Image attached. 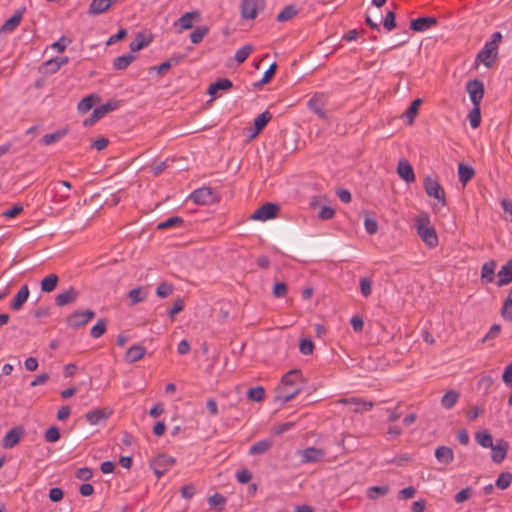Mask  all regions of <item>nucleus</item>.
I'll list each match as a JSON object with an SVG mask.
<instances>
[{"mask_svg": "<svg viewBox=\"0 0 512 512\" xmlns=\"http://www.w3.org/2000/svg\"><path fill=\"white\" fill-rule=\"evenodd\" d=\"M304 378L300 370L292 369L282 376L276 388L275 401L285 404L295 398L304 387Z\"/></svg>", "mask_w": 512, "mask_h": 512, "instance_id": "1", "label": "nucleus"}, {"mask_svg": "<svg viewBox=\"0 0 512 512\" xmlns=\"http://www.w3.org/2000/svg\"><path fill=\"white\" fill-rule=\"evenodd\" d=\"M502 40V34L494 32L487 40L483 48L476 55V63L483 64L486 68H491L498 57V47Z\"/></svg>", "mask_w": 512, "mask_h": 512, "instance_id": "2", "label": "nucleus"}, {"mask_svg": "<svg viewBox=\"0 0 512 512\" xmlns=\"http://www.w3.org/2000/svg\"><path fill=\"white\" fill-rule=\"evenodd\" d=\"M415 228L425 245L434 248L438 245V236L436 230L431 224L430 217L427 213H421L415 217Z\"/></svg>", "mask_w": 512, "mask_h": 512, "instance_id": "3", "label": "nucleus"}, {"mask_svg": "<svg viewBox=\"0 0 512 512\" xmlns=\"http://www.w3.org/2000/svg\"><path fill=\"white\" fill-rule=\"evenodd\" d=\"M265 0H242L239 6L241 19L253 21L265 9Z\"/></svg>", "mask_w": 512, "mask_h": 512, "instance_id": "4", "label": "nucleus"}, {"mask_svg": "<svg viewBox=\"0 0 512 512\" xmlns=\"http://www.w3.org/2000/svg\"><path fill=\"white\" fill-rule=\"evenodd\" d=\"M424 188L426 194L437 200L440 207L446 206L445 191L440 183L431 176H426L424 179Z\"/></svg>", "mask_w": 512, "mask_h": 512, "instance_id": "5", "label": "nucleus"}, {"mask_svg": "<svg viewBox=\"0 0 512 512\" xmlns=\"http://www.w3.org/2000/svg\"><path fill=\"white\" fill-rule=\"evenodd\" d=\"M95 316L91 309L76 310L67 317V325L71 328H79L87 324Z\"/></svg>", "mask_w": 512, "mask_h": 512, "instance_id": "6", "label": "nucleus"}, {"mask_svg": "<svg viewBox=\"0 0 512 512\" xmlns=\"http://www.w3.org/2000/svg\"><path fill=\"white\" fill-rule=\"evenodd\" d=\"M119 102L116 100H110L105 104H102L96 107L89 118L84 121V125H92L102 117H104L107 113L114 111L118 108Z\"/></svg>", "mask_w": 512, "mask_h": 512, "instance_id": "7", "label": "nucleus"}, {"mask_svg": "<svg viewBox=\"0 0 512 512\" xmlns=\"http://www.w3.org/2000/svg\"><path fill=\"white\" fill-rule=\"evenodd\" d=\"M466 90L469 94V98L473 106H480L481 100L484 95L483 83L477 79L468 81L466 84Z\"/></svg>", "mask_w": 512, "mask_h": 512, "instance_id": "8", "label": "nucleus"}, {"mask_svg": "<svg viewBox=\"0 0 512 512\" xmlns=\"http://www.w3.org/2000/svg\"><path fill=\"white\" fill-rule=\"evenodd\" d=\"M279 208L274 203H266L259 207L252 215V220L267 221L276 217Z\"/></svg>", "mask_w": 512, "mask_h": 512, "instance_id": "9", "label": "nucleus"}, {"mask_svg": "<svg viewBox=\"0 0 512 512\" xmlns=\"http://www.w3.org/2000/svg\"><path fill=\"white\" fill-rule=\"evenodd\" d=\"M111 414L112 410L109 408H98L87 412L85 418L90 425L96 426L105 423Z\"/></svg>", "mask_w": 512, "mask_h": 512, "instance_id": "10", "label": "nucleus"}, {"mask_svg": "<svg viewBox=\"0 0 512 512\" xmlns=\"http://www.w3.org/2000/svg\"><path fill=\"white\" fill-rule=\"evenodd\" d=\"M80 295V292L74 287H69L68 289L58 293L55 297V304L58 307H63L65 305L71 304L75 302Z\"/></svg>", "mask_w": 512, "mask_h": 512, "instance_id": "11", "label": "nucleus"}, {"mask_svg": "<svg viewBox=\"0 0 512 512\" xmlns=\"http://www.w3.org/2000/svg\"><path fill=\"white\" fill-rule=\"evenodd\" d=\"M339 403L349 406V409L356 413L369 411L373 407L371 402H366L356 397L341 399L339 400Z\"/></svg>", "mask_w": 512, "mask_h": 512, "instance_id": "12", "label": "nucleus"}, {"mask_svg": "<svg viewBox=\"0 0 512 512\" xmlns=\"http://www.w3.org/2000/svg\"><path fill=\"white\" fill-rule=\"evenodd\" d=\"M200 19L201 15L198 11L186 12L174 23V26L179 25V33H181L183 30L192 28L194 22H198Z\"/></svg>", "mask_w": 512, "mask_h": 512, "instance_id": "13", "label": "nucleus"}, {"mask_svg": "<svg viewBox=\"0 0 512 512\" xmlns=\"http://www.w3.org/2000/svg\"><path fill=\"white\" fill-rule=\"evenodd\" d=\"M190 199L196 204L207 205L212 201L213 193L210 188H198L190 194Z\"/></svg>", "mask_w": 512, "mask_h": 512, "instance_id": "14", "label": "nucleus"}, {"mask_svg": "<svg viewBox=\"0 0 512 512\" xmlns=\"http://www.w3.org/2000/svg\"><path fill=\"white\" fill-rule=\"evenodd\" d=\"M232 86L233 84L231 80L228 78H220L209 85L207 93L211 96V100H213L219 96V91H228Z\"/></svg>", "mask_w": 512, "mask_h": 512, "instance_id": "15", "label": "nucleus"}, {"mask_svg": "<svg viewBox=\"0 0 512 512\" xmlns=\"http://www.w3.org/2000/svg\"><path fill=\"white\" fill-rule=\"evenodd\" d=\"M23 15L24 9H18L17 11H15L13 16L3 23L0 29V33L7 34L13 32L20 25Z\"/></svg>", "mask_w": 512, "mask_h": 512, "instance_id": "16", "label": "nucleus"}, {"mask_svg": "<svg viewBox=\"0 0 512 512\" xmlns=\"http://www.w3.org/2000/svg\"><path fill=\"white\" fill-rule=\"evenodd\" d=\"M301 463H315L323 459L325 453L321 449L308 447L300 452Z\"/></svg>", "mask_w": 512, "mask_h": 512, "instance_id": "17", "label": "nucleus"}, {"mask_svg": "<svg viewBox=\"0 0 512 512\" xmlns=\"http://www.w3.org/2000/svg\"><path fill=\"white\" fill-rule=\"evenodd\" d=\"M399 177L407 183L415 181V174L412 165L407 160H401L397 166Z\"/></svg>", "mask_w": 512, "mask_h": 512, "instance_id": "18", "label": "nucleus"}, {"mask_svg": "<svg viewBox=\"0 0 512 512\" xmlns=\"http://www.w3.org/2000/svg\"><path fill=\"white\" fill-rule=\"evenodd\" d=\"M437 24L435 17H420L413 19L410 23V28L417 32H423Z\"/></svg>", "mask_w": 512, "mask_h": 512, "instance_id": "19", "label": "nucleus"}, {"mask_svg": "<svg viewBox=\"0 0 512 512\" xmlns=\"http://www.w3.org/2000/svg\"><path fill=\"white\" fill-rule=\"evenodd\" d=\"M118 0H92L89 6L88 13L90 15H100L106 12L113 3Z\"/></svg>", "mask_w": 512, "mask_h": 512, "instance_id": "20", "label": "nucleus"}, {"mask_svg": "<svg viewBox=\"0 0 512 512\" xmlns=\"http://www.w3.org/2000/svg\"><path fill=\"white\" fill-rule=\"evenodd\" d=\"M23 434L22 428L14 427L9 430L3 438L2 445L4 448H13L19 441Z\"/></svg>", "mask_w": 512, "mask_h": 512, "instance_id": "21", "label": "nucleus"}, {"mask_svg": "<svg viewBox=\"0 0 512 512\" xmlns=\"http://www.w3.org/2000/svg\"><path fill=\"white\" fill-rule=\"evenodd\" d=\"M146 354V348L142 345H134L130 347L124 356V360L127 363H134L143 358Z\"/></svg>", "mask_w": 512, "mask_h": 512, "instance_id": "22", "label": "nucleus"}, {"mask_svg": "<svg viewBox=\"0 0 512 512\" xmlns=\"http://www.w3.org/2000/svg\"><path fill=\"white\" fill-rule=\"evenodd\" d=\"M272 114L269 111H264L259 114L254 120V130L251 132L250 137H256L259 132L267 125L271 120Z\"/></svg>", "mask_w": 512, "mask_h": 512, "instance_id": "23", "label": "nucleus"}, {"mask_svg": "<svg viewBox=\"0 0 512 512\" xmlns=\"http://www.w3.org/2000/svg\"><path fill=\"white\" fill-rule=\"evenodd\" d=\"M29 297V288L27 285H24L17 292L13 300L11 301L10 307L12 310H19L23 304L28 300Z\"/></svg>", "mask_w": 512, "mask_h": 512, "instance_id": "24", "label": "nucleus"}, {"mask_svg": "<svg viewBox=\"0 0 512 512\" xmlns=\"http://www.w3.org/2000/svg\"><path fill=\"white\" fill-rule=\"evenodd\" d=\"M435 457L440 463L450 464L454 460V453L453 450L447 446H439L435 450Z\"/></svg>", "mask_w": 512, "mask_h": 512, "instance_id": "25", "label": "nucleus"}, {"mask_svg": "<svg viewBox=\"0 0 512 512\" xmlns=\"http://www.w3.org/2000/svg\"><path fill=\"white\" fill-rule=\"evenodd\" d=\"M496 262L494 260L487 261L481 268V280L485 283H491L495 277Z\"/></svg>", "mask_w": 512, "mask_h": 512, "instance_id": "26", "label": "nucleus"}, {"mask_svg": "<svg viewBox=\"0 0 512 512\" xmlns=\"http://www.w3.org/2000/svg\"><path fill=\"white\" fill-rule=\"evenodd\" d=\"M512 281V259L509 260L498 272V286H503Z\"/></svg>", "mask_w": 512, "mask_h": 512, "instance_id": "27", "label": "nucleus"}, {"mask_svg": "<svg viewBox=\"0 0 512 512\" xmlns=\"http://www.w3.org/2000/svg\"><path fill=\"white\" fill-rule=\"evenodd\" d=\"M323 96L322 95H314L309 101H308V107L311 111H313L315 114H317L321 118H326V112L323 108Z\"/></svg>", "mask_w": 512, "mask_h": 512, "instance_id": "28", "label": "nucleus"}, {"mask_svg": "<svg viewBox=\"0 0 512 512\" xmlns=\"http://www.w3.org/2000/svg\"><path fill=\"white\" fill-rule=\"evenodd\" d=\"M67 133H68V129H66V128L58 129L53 133L45 134L42 137L41 142L43 145L49 146L53 143L60 141L62 138H64L67 135Z\"/></svg>", "mask_w": 512, "mask_h": 512, "instance_id": "29", "label": "nucleus"}, {"mask_svg": "<svg viewBox=\"0 0 512 512\" xmlns=\"http://www.w3.org/2000/svg\"><path fill=\"white\" fill-rule=\"evenodd\" d=\"M272 447V441L270 439H263L254 443L249 448L250 455H261L266 453Z\"/></svg>", "mask_w": 512, "mask_h": 512, "instance_id": "30", "label": "nucleus"}, {"mask_svg": "<svg viewBox=\"0 0 512 512\" xmlns=\"http://www.w3.org/2000/svg\"><path fill=\"white\" fill-rule=\"evenodd\" d=\"M99 97L96 94H90L84 97L77 105V110L81 114L87 113L92 109L95 101H97Z\"/></svg>", "mask_w": 512, "mask_h": 512, "instance_id": "31", "label": "nucleus"}, {"mask_svg": "<svg viewBox=\"0 0 512 512\" xmlns=\"http://www.w3.org/2000/svg\"><path fill=\"white\" fill-rule=\"evenodd\" d=\"M475 440L483 448H491L494 445L492 435L488 430H480L476 432Z\"/></svg>", "mask_w": 512, "mask_h": 512, "instance_id": "32", "label": "nucleus"}, {"mask_svg": "<svg viewBox=\"0 0 512 512\" xmlns=\"http://www.w3.org/2000/svg\"><path fill=\"white\" fill-rule=\"evenodd\" d=\"M135 59L132 53L123 54L113 61V68L116 70H124L126 69L132 61Z\"/></svg>", "mask_w": 512, "mask_h": 512, "instance_id": "33", "label": "nucleus"}, {"mask_svg": "<svg viewBox=\"0 0 512 512\" xmlns=\"http://www.w3.org/2000/svg\"><path fill=\"white\" fill-rule=\"evenodd\" d=\"M491 458L495 463L502 462L507 454V446L500 443L493 445L491 448Z\"/></svg>", "mask_w": 512, "mask_h": 512, "instance_id": "34", "label": "nucleus"}, {"mask_svg": "<svg viewBox=\"0 0 512 512\" xmlns=\"http://www.w3.org/2000/svg\"><path fill=\"white\" fill-rule=\"evenodd\" d=\"M459 396V393L454 390L446 392L441 398L442 407L445 409L453 408L454 405L457 403Z\"/></svg>", "mask_w": 512, "mask_h": 512, "instance_id": "35", "label": "nucleus"}, {"mask_svg": "<svg viewBox=\"0 0 512 512\" xmlns=\"http://www.w3.org/2000/svg\"><path fill=\"white\" fill-rule=\"evenodd\" d=\"M152 462L167 472L175 464L176 460L171 456L161 454L155 457Z\"/></svg>", "mask_w": 512, "mask_h": 512, "instance_id": "36", "label": "nucleus"}, {"mask_svg": "<svg viewBox=\"0 0 512 512\" xmlns=\"http://www.w3.org/2000/svg\"><path fill=\"white\" fill-rule=\"evenodd\" d=\"M59 278L56 274H50L41 281V290L43 292H52L57 287Z\"/></svg>", "mask_w": 512, "mask_h": 512, "instance_id": "37", "label": "nucleus"}, {"mask_svg": "<svg viewBox=\"0 0 512 512\" xmlns=\"http://www.w3.org/2000/svg\"><path fill=\"white\" fill-rule=\"evenodd\" d=\"M68 63V57H60L47 60L44 66L48 68V72L56 73L62 66Z\"/></svg>", "mask_w": 512, "mask_h": 512, "instance_id": "38", "label": "nucleus"}, {"mask_svg": "<svg viewBox=\"0 0 512 512\" xmlns=\"http://www.w3.org/2000/svg\"><path fill=\"white\" fill-rule=\"evenodd\" d=\"M474 175L472 167L460 163L458 166V176L460 182L465 185Z\"/></svg>", "mask_w": 512, "mask_h": 512, "instance_id": "39", "label": "nucleus"}, {"mask_svg": "<svg viewBox=\"0 0 512 512\" xmlns=\"http://www.w3.org/2000/svg\"><path fill=\"white\" fill-rule=\"evenodd\" d=\"M389 492V487L387 485L382 486H371L367 488L366 495L369 499L375 500L378 496H385Z\"/></svg>", "mask_w": 512, "mask_h": 512, "instance_id": "40", "label": "nucleus"}, {"mask_svg": "<svg viewBox=\"0 0 512 512\" xmlns=\"http://www.w3.org/2000/svg\"><path fill=\"white\" fill-rule=\"evenodd\" d=\"M494 384V378L490 375H483L477 382V388L483 394H488Z\"/></svg>", "mask_w": 512, "mask_h": 512, "instance_id": "41", "label": "nucleus"}, {"mask_svg": "<svg viewBox=\"0 0 512 512\" xmlns=\"http://www.w3.org/2000/svg\"><path fill=\"white\" fill-rule=\"evenodd\" d=\"M265 390L262 386H256L248 389L247 398L251 401L260 402L264 399Z\"/></svg>", "mask_w": 512, "mask_h": 512, "instance_id": "42", "label": "nucleus"}, {"mask_svg": "<svg viewBox=\"0 0 512 512\" xmlns=\"http://www.w3.org/2000/svg\"><path fill=\"white\" fill-rule=\"evenodd\" d=\"M501 314L505 320L512 321V288L503 304Z\"/></svg>", "mask_w": 512, "mask_h": 512, "instance_id": "43", "label": "nucleus"}, {"mask_svg": "<svg viewBox=\"0 0 512 512\" xmlns=\"http://www.w3.org/2000/svg\"><path fill=\"white\" fill-rule=\"evenodd\" d=\"M209 29L207 26H199L190 33V41L193 44L200 43L208 33Z\"/></svg>", "mask_w": 512, "mask_h": 512, "instance_id": "44", "label": "nucleus"}, {"mask_svg": "<svg viewBox=\"0 0 512 512\" xmlns=\"http://www.w3.org/2000/svg\"><path fill=\"white\" fill-rule=\"evenodd\" d=\"M512 482V474L509 472H503L499 474V476L496 479L495 485L497 488L501 490H505L510 486Z\"/></svg>", "mask_w": 512, "mask_h": 512, "instance_id": "45", "label": "nucleus"}, {"mask_svg": "<svg viewBox=\"0 0 512 512\" xmlns=\"http://www.w3.org/2000/svg\"><path fill=\"white\" fill-rule=\"evenodd\" d=\"M128 297L130 299L131 305H135L142 302L146 298V292L141 287H137L129 292Z\"/></svg>", "mask_w": 512, "mask_h": 512, "instance_id": "46", "label": "nucleus"}, {"mask_svg": "<svg viewBox=\"0 0 512 512\" xmlns=\"http://www.w3.org/2000/svg\"><path fill=\"white\" fill-rule=\"evenodd\" d=\"M297 14V9L293 5L286 6L278 15L277 21L285 22L292 19Z\"/></svg>", "mask_w": 512, "mask_h": 512, "instance_id": "47", "label": "nucleus"}, {"mask_svg": "<svg viewBox=\"0 0 512 512\" xmlns=\"http://www.w3.org/2000/svg\"><path fill=\"white\" fill-rule=\"evenodd\" d=\"M469 123L472 128H477L481 122L480 106H473L468 115Z\"/></svg>", "mask_w": 512, "mask_h": 512, "instance_id": "48", "label": "nucleus"}, {"mask_svg": "<svg viewBox=\"0 0 512 512\" xmlns=\"http://www.w3.org/2000/svg\"><path fill=\"white\" fill-rule=\"evenodd\" d=\"M252 51H253V46L250 44L240 47L235 53V60L239 64L243 63L249 57V55Z\"/></svg>", "mask_w": 512, "mask_h": 512, "instance_id": "49", "label": "nucleus"}, {"mask_svg": "<svg viewBox=\"0 0 512 512\" xmlns=\"http://www.w3.org/2000/svg\"><path fill=\"white\" fill-rule=\"evenodd\" d=\"M421 103V99H415L412 101L411 105L405 112V117L407 119L408 124H412L418 112L419 105Z\"/></svg>", "mask_w": 512, "mask_h": 512, "instance_id": "50", "label": "nucleus"}, {"mask_svg": "<svg viewBox=\"0 0 512 512\" xmlns=\"http://www.w3.org/2000/svg\"><path fill=\"white\" fill-rule=\"evenodd\" d=\"M106 331L105 320L99 319L91 328L90 335L92 338H100Z\"/></svg>", "mask_w": 512, "mask_h": 512, "instance_id": "51", "label": "nucleus"}, {"mask_svg": "<svg viewBox=\"0 0 512 512\" xmlns=\"http://www.w3.org/2000/svg\"><path fill=\"white\" fill-rule=\"evenodd\" d=\"M361 295L365 298L372 293V280L368 277H362L359 281Z\"/></svg>", "mask_w": 512, "mask_h": 512, "instance_id": "52", "label": "nucleus"}, {"mask_svg": "<svg viewBox=\"0 0 512 512\" xmlns=\"http://www.w3.org/2000/svg\"><path fill=\"white\" fill-rule=\"evenodd\" d=\"M208 503L211 507L223 508L226 504V498L220 493H214L208 499Z\"/></svg>", "mask_w": 512, "mask_h": 512, "instance_id": "53", "label": "nucleus"}, {"mask_svg": "<svg viewBox=\"0 0 512 512\" xmlns=\"http://www.w3.org/2000/svg\"><path fill=\"white\" fill-rule=\"evenodd\" d=\"M148 45V42L144 39L143 35L138 34L135 39L130 43L131 52H136Z\"/></svg>", "mask_w": 512, "mask_h": 512, "instance_id": "54", "label": "nucleus"}, {"mask_svg": "<svg viewBox=\"0 0 512 512\" xmlns=\"http://www.w3.org/2000/svg\"><path fill=\"white\" fill-rule=\"evenodd\" d=\"M473 494V490L471 487H466L464 489H462L461 491H459L455 497H454V500L456 503H463L467 500H469L471 498Z\"/></svg>", "mask_w": 512, "mask_h": 512, "instance_id": "55", "label": "nucleus"}, {"mask_svg": "<svg viewBox=\"0 0 512 512\" xmlns=\"http://www.w3.org/2000/svg\"><path fill=\"white\" fill-rule=\"evenodd\" d=\"M182 223H183L182 218H180V217H171V218H168L165 221H162V222L158 223L157 224V228L160 229V230H163V229L170 228V227H173V226H176V225H180Z\"/></svg>", "mask_w": 512, "mask_h": 512, "instance_id": "56", "label": "nucleus"}, {"mask_svg": "<svg viewBox=\"0 0 512 512\" xmlns=\"http://www.w3.org/2000/svg\"><path fill=\"white\" fill-rule=\"evenodd\" d=\"M173 291V286L168 283H161L156 288V295L160 298L168 297Z\"/></svg>", "mask_w": 512, "mask_h": 512, "instance_id": "57", "label": "nucleus"}, {"mask_svg": "<svg viewBox=\"0 0 512 512\" xmlns=\"http://www.w3.org/2000/svg\"><path fill=\"white\" fill-rule=\"evenodd\" d=\"M300 352L304 355H310L313 352L314 344L310 339H302L299 345Z\"/></svg>", "mask_w": 512, "mask_h": 512, "instance_id": "58", "label": "nucleus"}, {"mask_svg": "<svg viewBox=\"0 0 512 512\" xmlns=\"http://www.w3.org/2000/svg\"><path fill=\"white\" fill-rule=\"evenodd\" d=\"M60 438V433L57 427H50L45 433V439L47 442L54 443Z\"/></svg>", "mask_w": 512, "mask_h": 512, "instance_id": "59", "label": "nucleus"}, {"mask_svg": "<svg viewBox=\"0 0 512 512\" xmlns=\"http://www.w3.org/2000/svg\"><path fill=\"white\" fill-rule=\"evenodd\" d=\"M335 211L330 206H322L318 212V217L321 220H329L333 218Z\"/></svg>", "mask_w": 512, "mask_h": 512, "instance_id": "60", "label": "nucleus"}, {"mask_svg": "<svg viewBox=\"0 0 512 512\" xmlns=\"http://www.w3.org/2000/svg\"><path fill=\"white\" fill-rule=\"evenodd\" d=\"M396 26V23H395V14L394 12L392 11H389L385 18H384V21H383V27L388 30V31H391L392 29H394Z\"/></svg>", "mask_w": 512, "mask_h": 512, "instance_id": "61", "label": "nucleus"}, {"mask_svg": "<svg viewBox=\"0 0 512 512\" xmlns=\"http://www.w3.org/2000/svg\"><path fill=\"white\" fill-rule=\"evenodd\" d=\"M501 206L505 212L504 219L508 222H512V202L508 199H503Z\"/></svg>", "mask_w": 512, "mask_h": 512, "instance_id": "62", "label": "nucleus"}, {"mask_svg": "<svg viewBox=\"0 0 512 512\" xmlns=\"http://www.w3.org/2000/svg\"><path fill=\"white\" fill-rule=\"evenodd\" d=\"M69 43H70V40H67L64 36H62V37H60L59 40H57L51 44V48L60 53L66 49V47Z\"/></svg>", "mask_w": 512, "mask_h": 512, "instance_id": "63", "label": "nucleus"}, {"mask_svg": "<svg viewBox=\"0 0 512 512\" xmlns=\"http://www.w3.org/2000/svg\"><path fill=\"white\" fill-rule=\"evenodd\" d=\"M502 380L507 386H512V362L505 367Z\"/></svg>", "mask_w": 512, "mask_h": 512, "instance_id": "64", "label": "nucleus"}]
</instances>
